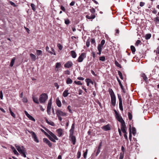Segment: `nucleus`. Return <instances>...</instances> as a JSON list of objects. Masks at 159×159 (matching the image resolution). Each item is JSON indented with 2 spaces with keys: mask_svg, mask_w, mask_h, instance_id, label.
Returning a JSON list of instances; mask_svg holds the SVG:
<instances>
[{
  "mask_svg": "<svg viewBox=\"0 0 159 159\" xmlns=\"http://www.w3.org/2000/svg\"><path fill=\"white\" fill-rule=\"evenodd\" d=\"M115 116L116 119L120 122L121 124L120 128L121 129L123 130V131H124V130L123 129L124 127L126 126V125L125 124V122L123 120L122 118L120 115L116 110H114Z\"/></svg>",
  "mask_w": 159,
  "mask_h": 159,
  "instance_id": "f257e3e1",
  "label": "nucleus"
},
{
  "mask_svg": "<svg viewBox=\"0 0 159 159\" xmlns=\"http://www.w3.org/2000/svg\"><path fill=\"white\" fill-rule=\"evenodd\" d=\"M15 146L19 152L24 157H26L27 152L25 148L23 146H19L16 144L15 145Z\"/></svg>",
  "mask_w": 159,
  "mask_h": 159,
  "instance_id": "f03ea898",
  "label": "nucleus"
},
{
  "mask_svg": "<svg viewBox=\"0 0 159 159\" xmlns=\"http://www.w3.org/2000/svg\"><path fill=\"white\" fill-rule=\"evenodd\" d=\"M45 130L49 134V135L48 134H46V135L47 136V137L49 138V139L51 141L53 142H55V140H58V138L52 132H51V131H50V130H48V129H45Z\"/></svg>",
  "mask_w": 159,
  "mask_h": 159,
  "instance_id": "7ed1b4c3",
  "label": "nucleus"
},
{
  "mask_svg": "<svg viewBox=\"0 0 159 159\" xmlns=\"http://www.w3.org/2000/svg\"><path fill=\"white\" fill-rule=\"evenodd\" d=\"M109 93L111 97V103L112 105L114 106L116 103V98L115 94L112 89L109 90Z\"/></svg>",
  "mask_w": 159,
  "mask_h": 159,
  "instance_id": "20e7f679",
  "label": "nucleus"
},
{
  "mask_svg": "<svg viewBox=\"0 0 159 159\" xmlns=\"http://www.w3.org/2000/svg\"><path fill=\"white\" fill-rule=\"evenodd\" d=\"M48 98V95L46 93H43L39 97V102L41 103H44L45 102Z\"/></svg>",
  "mask_w": 159,
  "mask_h": 159,
  "instance_id": "39448f33",
  "label": "nucleus"
},
{
  "mask_svg": "<svg viewBox=\"0 0 159 159\" xmlns=\"http://www.w3.org/2000/svg\"><path fill=\"white\" fill-rule=\"evenodd\" d=\"M56 114L57 116H65L66 113L63 112L60 109H57L56 111Z\"/></svg>",
  "mask_w": 159,
  "mask_h": 159,
  "instance_id": "423d86ee",
  "label": "nucleus"
},
{
  "mask_svg": "<svg viewBox=\"0 0 159 159\" xmlns=\"http://www.w3.org/2000/svg\"><path fill=\"white\" fill-rule=\"evenodd\" d=\"M118 97L119 100V107L120 110L122 111H123V107L122 106V100L121 96L120 94H118Z\"/></svg>",
  "mask_w": 159,
  "mask_h": 159,
  "instance_id": "0eeeda50",
  "label": "nucleus"
},
{
  "mask_svg": "<svg viewBox=\"0 0 159 159\" xmlns=\"http://www.w3.org/2000/svg\"><path fill=\"white\" fill-rule=\"evenodd\" d=\"M86 57V54L84 53H82L78 58L77 61L79 62H82L84 59Z\"/></svg>",
  "mask_w": 159,
  "mask_h": 159,
  "instance_id": "6e6552de",
  "label": "nucleus"
},
{
  "mask_svg": "<svg viewBox=\"0 0 159 159\" xmlns=\"http://www.w3.org/2000/svg\"><path fill=\"white\" fill-rule=\"evenodd\" d=\"M31 133L32 134V137L34 141L37 143H38L39 142V140H38L36 134L35 133L32 131Z\"/></svg>",
  "mask_w": 159,
  "mask_h": 159,
  "instance_id": "1a4fd4ad",
  "label": "nucleus"
},
{
  "mask_svg": "<svg viewBox=\"0 0 159 159\" xmlns=\"http://www.w3.org/2000/svg\"><path fill=\"white\" fill-rule=\"evenodd\" d=\"M102 129L104 131H107L111 129V126L109 124H107L105 126H103Z\"/></svg>",
  "mask_w": 159,
  "mask_h": 159,
  "instance_id": "9d476101",
  "label": "nucleus"
},
{
  "mask_svg": "<svg viewBox=\"0 0 159 159\" xmlns=\"http://www.w3.org/2000/svg\"><path fill=\"white\" fill-rule=\"evenodd\" d=\"M73 65L72 62L71 61H69L66 62L64 65V67L66 68H69L71 67Z\"/></svg>",
  "mask_w": 159,
  "mask_h": 159,
  "instance_id": "9b49d317",
  "label": "nucleus"
},
{
  "mask_svg": "<svg viewBox=\"0 0 159 159\" xmlns=\"http://www.w3.org/2000/svg\"><path fill=\"white\" fill-rule=\"evenodd\" d=\"M25 115L26 116H27V117L30 120H32V121H33L34 122L35 121V119H34V118H33L32 116H31V115H30L28 112H27L26 111H25Z\"/></svg>",
  "mask_w": 159,
  "mask_h": 159,
  "instance_id": "f8f14e48",
  "label": "nucleus"
},
{
  "mask_svg": "<svg viewBox=\"0 0 159 159\" xmlns=\"http://www.w3.org/2000/svg\"><path fill=\"white\" fill-rule=\"evenodd\" d=\"M43 142L48 144L49 147H52V144L48 139L44 138L43 139Z\"/></svg>",
  "mask_w": 159,
  "mask_h": 159,
  "instance_id": "ddd939ff",
  "label": "nucleus"
},
{
  "mask_svg": "<svg viewBox=\"0 0 159 159\" xmlns=\"http://www.w3.org/2000/svg\"><path fill=\"white\" fill-rule=\"evenodd\" d=\"M61 67V64L60 62H57L56 63L55 66V70L57 71L59 70L60 68Z\"/></svg>",
  "mask_w": 159,
  "mask_h": 159,
  "instance_id": "4468645a",
  "label": "nucleus"
},
{
  "mask_svg": "<svg viewBox=\"0 0 159 159\" xmlns=\"http://www.w3.org/2000/svg\"><path fill=\"white\" fill-rule=\"evenodd\" d=\"M57 136L59 137H61L62 134V130L61 129H59L57 130Z\"/></svg>",
  "mask_w": 159,
  "mask_h": 159,
  "instance_id": "2eb2a0df",
  "label": "nucleus"
},
{
  "mask_svg": "<svg viewBox=\"0 0 159 159\" xmlns=\"http://www.w3.org/2000/svg\"><path fill=\"white\" fill-rule=\"evenodd\" d=\"M126 128V126H125V127H124V131H123V130H122V129H121L122 132L124 133V137H125V138L127 140H128V137H127V133L126 132V130H125V129Z\"/></svg>",
  "mask_w": 159,
  "mask_h": 159,
  "instance_id": "dca6fc26",
  "label": "nucleus"
},
{
  "mask_svg": "<svg viewBox=\"0 0 159 159\" xmlns=\"http://www.w3.org/2000/svg\"><path fill=\"white\" fill-rule=\"evenodd\" d=\"M70 138L71 139V141H72L73 144L75 145V138L74 135L70 136Z\"/></svg>",
  "mask_w": 159,
  "mask_h": 159,
  "instance_id": "f3484780",
  "label": "nucleus"
},
{
  "mask_svg": "<svg viewBox=\"0 0 159 159\" xmlns=\"http://www.w3.org/2000/svg\"><path fill=\"white\" fill-rule=\"evenodd\" d=\"M95 15L94 14H91L90 16L87 15L86 17L89 19H93L95 17Z\"/></svg>",
  "mask_w": 159,
  "mask_h": 159,
  "instance_id": "a211bd4d",
  "label": "nucleus"
},
{
  "mask_svg": "<svg viewBox=\"0 0 159 159\" xmlns=\"http://www.w3.org/2000/svg\"><path fill=\"white\" fill-rule=\"evenodd\" d=\"M45 121L49 125L54 126L55 125L54 123L51 120H48L46 118H45Z\"/></svg>",
  "mask_w": 159,
  "mask_h": 159,
  "instance_id": "6ab92c4d",
  "label": "nucleus"
},
{
  "mask_svg": "<svg viewBox=\"0 0 159 159\" xmlns=\"http://www.w3.org/2000/svg\"><path fill=\"white\" fill-rule=\"evenodd\" d=\"M70 55L73 58H75L77 56V54L74 51H70Z\"/></svg>",
  "mask_w": 159,
  "mask_h": 159,
  "instance_id": "aec40b11",
  "label": "nucleus"
},
{
  "mask_svg": "<svg viewBox=\"0 0 159 159\" xmlns=\"http://www.w3.org/2000/svg\"><path fill=\"white\" fill-rule=\"evenodd\" d=\"M70 93H68V90L67 89L65 90L63 93V96L64 97H66Z\"/></svg>",
  "mask_w": 159,
  "mask_h": 159,
  "instance_id": "412c9836",
  "label": "nucleus"
},
{
  "mask_svg": "<svg viewBox=\"0 0 159 159\" xmlns=\"http://www.w3.org/2000/svg\"><path fill=\"white\" fill-rule=\"evenodd\" d=\"M52 106V100L51 99L48 101V104L47 109H51Z\"/></svg>",
  "mask_w": 159,
  "mask_h": 159,
  "instance_id": "4be33fe9",
  "label": "nucleus"
},
{
  "mask_svg": "<svg viewBox=\"0 0 159 159\" xmlns=\"http://www.w3.org/2000/svg\"><path fill=\"white\" fill-rule=\"evenodd\" d=\"M33 101L35 103L37 104H39V101L38 100V98H37L33 97Z\"/></svg>",
  "mask_w": 159,
  "mask_h": 159,
  "instance_id": "5701e85b",
  "label": "nucleus"
},
{
  "mask_svg": "<svg viewBox=\"0 0 159 159\" xmlns=\"http://www.w3.org/2000/svg\"><path fill=\"white\" fill-rule=\"evenodd\" d=\"M30 56L32 59L34 61H35L36 60V56L34 55L33 54L31 53L30 54Z\"/></svg>",
  "mask_w": 159,
  "mask_h": 159,
  "instance_id": "b1692460",
  "label": "nucleus"
},
{
  "mask_svg": "<svg viewBox=\"0 0 159 159\" xmlns=\"http://www.w3.org/2000/svg\"><path fill=\"white\" fill-rule=\"evenodd\" d=\"M141 76L142 77L143 79V80L145 81H146L148 80V78L146 76L145 74L144 73H142L141 74Z\"/></svg>",
  "mask_w": 159,
  "mask_h": 159,
  "instance_id": "393cba45",
  "label": "nucleus"
},
{
  "mask_svg": "<svg viewBox=\"0 0 159 159\" xmlns=\"http://www.w3.org/2000/svg\"><path fill=\"white\" fill-rule=\"evenodd\" d=\"M56 104L57 106L60 107L61 106V101L59 100L58 99H56Z\"/></svg>",
  "mask_w": 159,
  "mask_h": 159,
  "instance_id": "a878e982",
  "label": "nucleus"
},
{
  "mask_svg": "<svg viewBox=\"0 0 159 159\" xmlns=\"http://www.w3.org/2000/svg\"><path fill=\"white\" fill-rule=\"evenodd\" d=\"M9 110L11 116H12L14 118H15L16 115L12 111L11 107H9Z\"/></svg>",
  "mask_w": 159,
  "mask_h": 159,
  "instance_id": "bb28decb",
  "label": "nucleus"
},
{
  "mask_svg": "<svg viewBox=\"0 0 159 159\" xmlns=\"http://www.w3.org/2000/svg\"><path fill=\"white\" fill-rule=\"evenodd\" d=\"M15 59H16L15 57H14L13 58H12V59L11 62V63H10V66L11 67H12L13 66V65L14 63Z\"/></svg>",
  "mask_w": 159,
  "mask_h": 159,
  "instance_id": "cd10ccee",
  "label": "nucleus"
},
{
  "mask_svg": "<svg viewBox=\"0 0 159 159\" xmlns=\"http://www.w3.org/2000/svg\"><path fill=\"white\" fill-rule=\"evenodd\" d=\"M66 83L67 84H71L72 83V80L68 78L66 80Z\"/></svg>",
  "mask_w": 159,
  "mask_h": 159,
  "instance_id": "c85d7f7f",
  "label": "nucleus"
},
{
  "mask_svg": "<svg viewBox=\"0 0 159 159\" xmlns=\"http://www.w3.org/2000/svg\"><path fill=\"white\" fill-rule=\"evenodd\" d=\"M36 51L38 56L41 55L42 53V51L40 50H37Z\"/></svg>",
  "mask_w": 159,
  "mask_h": 159,
  "instance_id": "c756f323",
  "label": "nucleus"
},
{
  "mask_svg": "<svg viewBox=\"0 0 159 159\" xmlns=\"http://www.w3.org/2000/svg\"><path fill=\"white\" fill-rule=\"evenodd\" d=\"M117 81L119 83V84L120 85V87H121V88L122 89H123V86L120 82V80L118 78H117Z\"/></svg>",
  "mask_w": 159,
  "mask_h": 159,
  "instance_id": "7c9ffc66",
  "label": "nucleus"
},
{
  "mask_svg": "<svg viewBox=\"0 0 159 159\" xmlns=\"http://www.w3.org/2000/svg\"><path fill=\"white\" fill-rule=\"evenodd\" d=\"M130 48L132 52L134 53L135 51V48L133 46H131Z\"/></svg>",
  "mask_w": 159,
  "mask_h": 159,
  "instance_id": "2f4dec72",
  "label": "nucleus"
},
{
  "mask_svg": "<svg viewBox=\"0 0 159 159\" xmlns=\"http://www.w3.org/2000/svg\"><path fill=\"white\" fill-rule=\"evenodd\" d=\"M151 36V35L150 34H147L145 35V39H149Z\"/></svg>",
  "mask_w": 159,
  "mask_h": 159,
  "instance_id": "473e14b6",
  "label": "nucleus"
},
{
  "mask_svg": "<svg viewBox=\"0 0 159 159\" xmlns=\"http://www.w3.org/2000/svg\"><path fill=\"white\" fill-rule=\"evenodd\" d=\"M51 49L52 52H49L52 54H53L55 55H56V53L54 49L53 48H52Z\"/></svg>",
  "mask_w": 159,
  "mask_h": 159,
  "instance_id": "72a5a7b5",
  "label": "nucleus"
},
{
  "mask_svg": "<svg viewBox=\"0 0 159 159\" xmlns=\"http://www.w3.org/2000/svg\"><path fill=\"white\" fill-rule=\"evenodd\" d=\"M115 65L117 67H120V68H121V66H120V65L119 64V63L116 61H115Z\"/></svg>",
  "mask_w": 159,
  "mask_h": 159,
  "instance_id": "f704fd0d",
  "label": "nucleus"
},
{
  "mask_svg": "<svg viewBox=\"0 0 159 159\" xmlns=\"http://www.w3.org/2000/svg\"><path fill=\"white\" fill-rule=\"evenodd\" d=\"M31 7L32 9L34 11H35V5H34V4L33 3H31Z\"/></svg>",
  "mask_w": 159,
  "mask_h": 159,
  "instance_id": "c9c22d12",
  "label": "nucleus"
},
{
  "mask_svg": "<svg viewBox=\"0 0 159 159\" xmlns=\"http://www.w3.org/2000/svg\"><path fill=\"white\" fill-rule=\"evenodd\" d=\"M89 11L92 13V14H94L95 12V10L94 8H92L89 9Z\"/></svg>",
  "mask_w": 159,
  "mask_h": 159,
  "instance_id": "e433bc0d",
  "label": "nucleus"
},
{
  "mask_svg": "<svg viewBox=\"0 0 159 159\" xmlns=\"http://www.w3.org/2000/svg\"><path fill=\"white\" fill-rule=\"evenodd\" d=\"M124 153L121 152L120 153V157L119 159H123L124 157Z\"/></svg>",
  "mask_w": 159,
  "mask_h": 159,
  "instance_id": "4c0bfd02",
  "label": "nucleus"
},
{
  "mask_svg": "<svg viewBox=\"0 0 159 159\" xmlns=\"http://www.w3.org/2000/svg\"><path fill=\"white\" fill-rule=\"evenodd\" d=\"M118 74L119 75V76H120V78L121 79L123 80V77L122 76V73H121V72L120 71H118Z\"/></svg>",
  "mask_w": 159,
  "mask_h": 159,
  "instance_id": "58836bf2",
  "label": "nucleus"
},
{
  "mask_svg": "<svg viewBox=\"0 0 159 159\" xmlns=\"http://www.w3.org/2000/svg\"><path fill=\"white\" fill-rule=\"evenodd\" d=\"M103 47V46H101V45L99 44L98 47V50H100V51H102Z\"/></svg>",
  "mask_w": 159,
  "mask_h": 159,
  "instance_id": "ea45409f",
  "label": "nucleus"
},
{
  "mask_svg": "<svg viewBox=\"0 0 159 159\" xmlns=\"http://www.w3.org/2000/svg\"><path fill=\"white\" fill-rule=\"evenodd\" d=\"M81 152L80 151H78L77 154V158H79L81 156Z\"/></svg>",
  "mask_w": 159,
  "mask_h": 159,
  "instance_id": "a19ab883",
  "label": "nucleus"
},
{
  "mask_svg": "<svg viewBox=\"0 0 159 159\" xmlns=\"http://www.w3.org/2000/svg\"><path fill=\"white\" fill-rule=\"evenodd\" d=\"M99 60L102 61H104L105 60V57L104 56H102L99 57Z\"/></svg>",
  "mask_w": 159,
  "mask_h": 159,
  "instance_id": "79ce46f5",
  "label": "nucleus"
},
{
  "mask_svg": "<svg viewBox=\"0 0 159 159\" xmlns=\"http://www.w3.org/2000/svg\"><path fill=\"white\" fill-rule=\"evenodd\" d=\"M132 133L133 135H134L135 134L136 132V129L135 128L133 127L132 128Z\"/></svg>",
  "mask_w": 159,
  "mask_h": 159,
  "instance_id": "37998d69",
  "label": "nucleus"
},
{
  "mask_svg": "<svg viewBox=\"0 0 159 159\" xmlns=\"http://www.w3.org/2000/svg\"><path fill=\"white\" fill-rule=\"evenodd\" d=\"M88 150L87 149H86V151L84 152V153L83 156L84 158H86V156L87 154Z\"/></svg>",
  "mask_w": 159,
  "mask_h": 159,
  "instance_id": "c03bdc74",
  "label": "nucleus"
},
{
  "mask_svg": "<svg viewBox=\"0 0 159 159\" xmlns=\"http://www.w3.org/2000/svg\"><path fill=\"white\" fill-rule=\"evenodd\" d=\"M91 43L92 44H93L95 46L96 45L95 41L94 39H91Z\"/></svg>",
  "mask_w": 159,
  "mask_h": 159,
  "instance_id": "a18cd8bd",
  "label": "nucleus"
},
{
  "mask_svg": "<svg viewBox=\"0 0 159 159\" xmlns=\"http://www.w3.org/2000/svg\"><path fill=\"white\" fill-rule=\"evenodd\" d=\"M57 47H58L59 49L60 50H61L62 49L63 47L62 45L60 43H58L57 44Z\"/></svg>",
  "mask_w": 159,
  "mask_h": 159,
  "instance_id": "49530a36",
  "label": "nucleus"
},
{
  "mask_svg": "<svg viewBox=\"0 0 159 159\" xmlns=\"http://www.w3.org/2000/svg\"><path fill=\"white\" fill-rule=\"evenodd\" d=\"M65 23L66 25H68L70 23V21L68 19H66L65 20Z\"/></svg>",
  "mask_w": 159,
  "mask_h": 159,
  "instance_id": "de8ad7c7",
  "label": "nucleus"
},
{
  "mask_svg": "<svg viewBox=\"0 0 159 159\" xmlns=\"http://www.w3.org/2000/svg\"><path fill=\"white\" fill-rule=\"evenodd\" d=\"M74 82L77 85H82V84L81 83V82L80 81H75Z\"/></svg>",
  "mask_w": 159,
  "mask_h": 159,
  "instance_id": "09e8293b",
  "label": "nucleus"
},
{
  "mask_svg": "<svg viewBox=\"0 0 159 159\" xmlns=\"http://www.w3.org/2000/svg\"><path fill=\"white\" fill-rule=\"evenodd\" d=\"M74 129H70V136L73 135V133H74Z\"/></svg>",
  "mask_w": 159,
  "mask_h": 159,
  "instance_id": "8fccbe9b",
  "label": "nucleus"
},
{
  "mask_svg": "<svg viewBox=\"0 0 159 159\" xmlns=\"http://www.w3.org/2000/svg\"><path fill=\"white\" fill-rule=\"evenodd\" d=\"M0 98L1 99H3V95L2 92V90L0 91Z\"/></svg>",
  "mask_w": 159,
  "mask_h": 159,
  "instance_id": "3c124183",
  "label": "nucleus"
},
{
  "mask_svg": "<svg viewBox=\"0 0 159 159\" xmlns=\"http://www.w3.org/2000/svg\"><path fill=\"white\" fill-rule=\"evenodd\" d=\"M128 117L129 120L132 119V115L130 112L128 113Z\"/></svg>",
  "mask_w": 159,
  "mask_h": 159,
  "instance_id": "603ef678",
  "label": "nucleus"
},
{
  "mask_svg": "<svg viewBox=\"0 0 159 159\" xmlns=\"http://www.w3.org/2000/svg\"><path fill=\"white\" fill-rule=\"evenodd\" d=\"M105 43V40L104 39H103L101 41V44H99L101 45V46H103V45H104Z\"/></svg>",
  "mask_w": 159,
  "mask_h": 159,
  "instance_id": "864d4df0",
  "label": "nucleus"
},
{
  "mask_svg": "<svg viewBox=\"0 0 159 159\" xmlns=\"http://www.w3.org/2000/svg\"><path fill=\"white\" fill-rule=\"evenodd\" d=\"M22 101L24 102H27L28 101L27 99L26 98L24 97L22 99Z\"/></svg>",
  "mask_w": 159,
  "mask_h": 159,
  "instance_id": "5fc2aeb1",
  "label": "nucleus"
},
{
  "mask_svg": "<svg viewBox=\"0 0 159 159\" xmlns=\"http://www.w3.org/2000/svg\"><path fill=\"white\" fill-rule=\"evenodd\" d=\"M154 20L157 23L159 22V17H156L154 18Z\"/></svg>",
  "mask_w": 159,
  "mask_h": 159,
  "instance_id": "6e6d98bb",
  "label": "nucleus"
},
{
  "mask_svg": "<svg viewBox=\"0 0 159 159\" xmlns=\"http://www.w3.org/2000/svg\"><path fill=\"white\" fill-rule=\"evenodd\" d=\"M9 3L11 5L15 7H16V5L15 4L14 2H12L10 1Z\"/></svg>",
  "mask_w": 159,
  "mask_h": 159,
  "instance_id": "4d7b16f0",
  "label": "nucleus"
},
{
  "mask_svg": "<svg viewBox=\"0 0 159 159\" xmlns=\"http://www.w3.org/2000/svg\"><path fill=\"white\" fill-rule=\"evenodd\" d=\"M71 107L70 106H68L67 107V109L69 110V111L70 113H72V111L71 109Z\"/></svg>",
  "mask_w": 159,
  "mask_h": 159,
  "instance_id": "13d9d810",
  "label": "nucleus"
},
{
  "mask_svg": "<svg viewBox=\"0 0 159 159\" xmlns=\"http://www.w3.org/2000/svg\"><path fill=\"white\" fill-rule=\"evenodd\" d=\"M64 73L65 74L67 75H70V72L69 70H66L64 72Z\"/></svg>",
  "mask_w": 159,
  "mask_h": 159,
  "instance_id": "bf43d9fd",
  "label": "nucleus"
},
{
  "mask_svg": "<svg viewBox=\"0 0 159 159\" xmlns=\"http://www.w3.org/2000/svg\"><path fill=\"white\" fill-rule=\"evenodd\" d=\"M141 41L139 40H138L136 43H135V45L137 46H138L140 43Z\"/></svg>",
  "mask_w": 159,
  "mask_h": 159,
  "instance_id": "052dcab7",
  "label": "nucleus"
},
{
  "mask_svg": "<svg viewBox=\"0 0 159 159\" xmlns=\"http://www.w3.org/2000/svg\"><path fill=\"white\" fill-rule=\"evenodd\" d=\"M47 111L48 114L49 115H50L51 114V109H47Z\"/></svg>",
  "mask_w": 159,
  "mask_h": 159,
  "instance_id": "680f3d73",
  "label": "nucleus"
},
{
  "mask_svg": "<svg viewBox=\"0 0 159 159\" xmlns=\"http://www.w3.org/2000/svg\"><path fill=\"white\" fill-rule=\"evenodd\" d=\"M90 41L89 40H87L86 42V45L88 47L89 46Z\"/></svg>",
  "mask_w": 159,
  "mask_h": 159,
  "instance_id": "e2e57ef3",
  "label": "nucleus"
},
{
  "mask_svg": "<svg viewBox=\"0 0 159 159\" xmlns=\"http://www.w3.org/2000/svg\"><path fill=\"white\" fill-rule=\"evenodd\" d=\"M145 3L143 2H140L139 3V5L140 7H143L145 5Z\"/></svg>",
  "mask_w": 159,
  "mask_h": 159,
  "instance_id": "0e129e2a",
  "label": "nucleus"
},
{
  "mask_svg": "<svg viewBox=\"0 0 159 159\" xmlns=\"http://www.w3.org/2000/svg\"><path fill=\"white\" fill-rule=\"evenodd\" d=\"M100 152V149L98 148L97 152L96 153V156H97Z\"/></svg>",
  "mask_w": 159,
  "mask_h": 159,
  "instance_id": "69168bd1",
  "label": "nucleus"
},
{
  "mask_svg": "<svg viewBox=\"0 0 159 159\" xmlns=\"http://www.w3.org/2000/svg\"><path fill=\"white\" fill-rule=\"evenodd\" d=\"M61 9L63 11H65L66 9L65 8L62 6H61Z\"/></svg>",
  "mask_w": 159,
  "mask_h": 159,
  "instance_id": "338daca9",
  "label": "nucleus"
},
{
  "mask_svg": "<svg viewBox=\"0 0 159 159\" xmlns=\"http://www.w3.org/2000/svg\"><path fill=\"white\" fill-rule=\"evenodd\" d=\"M156 52L157 54H159V46L157 48L156 51Z\"/></svg>",
  "mask_w": 159,
  "mask_h": 159,
  "instance_id": "774afa93",
  "label": "nucleus"
}]
</instances>
